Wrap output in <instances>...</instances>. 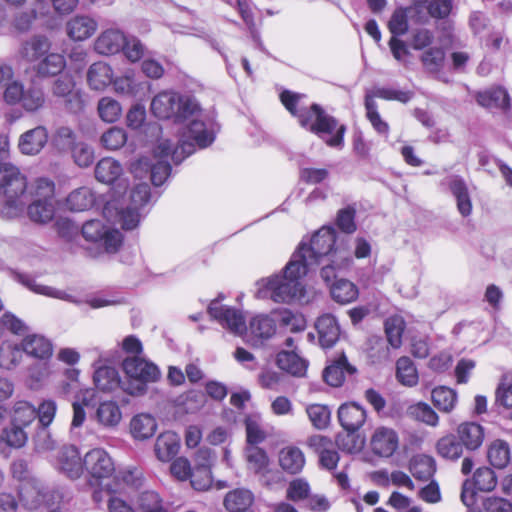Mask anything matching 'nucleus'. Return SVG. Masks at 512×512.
I'll use <instances>...</instances> for the list:
<instances>
[{
	"label": "nucleus",
	"instance_id": "obj_13",
	"mask_svg": "<svg viewBox=\"0 0 512 512\" xmlns=\"http://www.w3.org/2000/svg\"><path fill=\"white\" fill-rule=\"evenodd\" d=\"M51 93L54 97L63 99L65 108L69 112L82 111L84 103L72 75L65 73L56 78L51 86Z\"/></svg>",
	"mask_w": 512,
	"mask_h": 512
},
{
	"label": "nucleus",
	"instance_id": "obj_42",
	"mask_svg": "<svg viewBox=\"0 0 512 512\" xmlns=\"http://www.w3.org/2000/svg\"><path fill=\"white\" fill-rule=\"evenodd\" d=\"M156 428V421L149 414H138L132 418L130 423V429L133 437L140 440L153 436Z\"/></svg>",
	"mask_w": 512,
	"mask_h": 512
},
{
	"label": "nucleus",
	"instance_id": "obj_5",
	"mask_svg": "<svg viewBox=\"0 0 512 512\" xmlns=\"http://www.w3.org/2000/svg\"><path fill=\"white\" fill-rule=\"evenodd\" d=\"M151 112L159 119L184 122L200 113V105L193 96L163 91L152 99Z\"/></svg>",
	"mask_w": 512,
	"mask_h": 512
},
{
	"label": "nucleus",
	"instance_id": "obj_12",
	"mask_svg": "<svg viewBox=\"0 0 512 512\" xmlns=\"http://www.w3.org/2000/svg\"><path fill=\"white\" fill-rule=\"evenodd\" d=\"M208 314L222 327L236 335H241L247 329L242 312L236 308L220 304L218 299L210 302Z\"/></svg>",
	"mask_w": 512,
	"mask_h": 512
},
{
	"label": "nucleus",
	"instance_id": "obj_31",
	"mask_svg": "<svg viewBox=\"0 0 512 512\" xmlns=\"http://www.w3.org/2000/svg\"><path fill=\"white\" fill-rule=\"evenodd\" d=\"M23 352L38 359H48L52 356L53 347L51 342L41 335H29L21 343Z\"/></svg>",
	"mask_w": 512,
	"mask_h": 512
},
{
	"label": "nucleus",
	"instance_id": "obj_30",
	"mask_svg": "<svg viewBox=\"0 0 512 512\" xmlns=\"http://www.w3.org/2000/svg\"><path fill=\"white\" fill-rule=\"evenodd\" d=\"M356 368L348 363L344 354H342L333 364L328 366L324 372L323 377L327 384L332 387H339L343 384L345 374H354Z\"/></svg>",
	"mask_w": 512,
	"mask_h": 512
},
{
	"label": "nucleus",
	"instance_id": "obj_6",
	"mask_svg": "<svg viewBox=\"0 0 512 512\" xmlns=\"http://www.w3.org/2000/svg\"><path fill=\"white\" fill-rule=\"evenodd\" d=\"M185 121H188V124L184 128L177 145H174L172 152V160L175 164L181 163L184 158L192 154L195 145L205 148L214 141V133L205 123L201 108L198 115Z\"/></svg>",
	"mask_w": 512,
	"mask_h": 512
},
{
	"label": "nucleus",
	"instance_id": "obj_55",
	"mask_svg": "<svg viewBox=\"0 0 512 512\" xmlns=\"http://www.w3.org/2000/svg\"><path fill=\"white\" fill-rule=\"evenodd\" d=\"M365 109H366V117L372 124L373 128L382 135L387 136L389 133V125L386 121H384L378 110L377 104L375 100L367 94L365 97Z\"/></svg>",
	"mask_w": 512,
	"mask_h": 512
},
{
	"label": "nucleus",
	"instance_id": "obj_45",
	"mask_svg": "<svg viewBox=\"0 0 512 512\" xmlns=\"http://www.w3.org/2000/svg\"><path fill=\"white\" fill-rule=\"evenodd\" d=\"M487 457L495 468H505L511 459L508 443L500 439L493 441L488 447Z\"/></svg>",
	"mask_w": 512,
	"mask_h": 512
},
{
	"label": "nucleus",
	"instance_id": "obj_52",
	"mask_svg": "<svg viewBox=\"0 0 512 512\" xmlns=\"http://www.w3.org/2000/svg\"><path fill=\"white\" fill-rule=\"evenodd\" d=\"M331 295L336 302L346 304L358 297V289L352 282L341 279L332 285Z\"/></svg>",
	"mask_w": 512,
	"mask_h": 512
},
{
	"label": "nucleus",
	"instance_id": "obj_23",
	"mask_svg": "<svg viewBox=\"0 0 512 512\" xmlns=\"http://www.w3.org/2000/svg\"><path fill=\"white\" fill-rule=\"evenodd\" d=\"M50 48L51 42L46 36L35 35L22 43L19 55L29 63L39 62L42 57L49 53Z\"/></svg>",
	"mask_w": 512,
	"mask_h": 512
},
{
	"label": "nucleus",
	"instance_id": "obj_59",
	"mask_svg": "<svg viewBox=\"0 0 512 512\" xmlns=\"http://www.w3.org/2000/svg\"><path fill=\"white\" fill-rule=\"evenodd\" d=\"M404 328V321L399 316L390 317L385 321L387 340L393 348L400 347Z\"/></svg>",
	"mask_w": 512,
	"mask_h": 512
},
{
	"label": "nucleus",
	"instance_id": "obj_40",
	"mask_svg": "<svg viewBox=\"0 0 512 512\" xmlns=\"http://www.w3.org/2000/svg\"><path fill=\"white\" fill-rule=\"evenodd\" d=\"M27 213L31 221L45 224L53 219L55 207L52 200L35 199L28 205Z\"/></svg>",
	"mask_w": 512,
	"mask_h": 512
},
{
	"label": "nucleus",
	"instance_id": "obj_41",
	"mask_svg": "<svg viewBox=\"0 0 512 512\" xmlns=\"http://www.w3.org/2000/svg\"><path fill=\"white\" fill-rule=\"evenodd\" d=\"M94 383L102 391H112L117 387L122 388L117 370L110 366L98 367L94 372Z\"/></svg>",
	"mask_w": 512,
	"mask_h": 512
},
{
	"label": "nucleus",
	"instance_id": "obj_48",
	"mask_svg": "<svg viewBox=\"0 0 512 512\" xmlns=\"http://www.w3.org/2000/svg\"><path fill=\"white\" fill-rule=\"evenodd\" d=\"M438 454L448 460H457L462 456L463 445L454 435H446L437 441Z\"/></svg>",
	"mask_w": 512,
	"mask_h": 512
},
{
	"label": "nucleus",
	"instance_id": "obj_24",
	"mask_svg": "<svg viewBox=\"0 0 512 512\" xmlns=\"http://www.w3.org/2000/svg\"><path fill=\"white\" fill-rule=\"evenodd\" d=\"M244 455L247 469L253 474L265 477L270 472V460L264 449L254 445H247Z\"/></svg>",
	"mask_w": 512,
	"mask_h": 512
},
{
	"label": "nucleus",
	"instance_id": "obj_21",
	"mask_svg": "<svg viewBox=\"0 0 512 512\" xmlns=\"http://www.w3.org/2000/svg\"><path fill=\"white\" fill-rule=\"evenodd\" d=\"M352 256L349 249L342 248L340 245L336 247L334 251V257L326 260L322 265L320 275L326 283H331L337 275V271L343 268H347L352 263Z\"/></svg>",
	"mask_w": 512,
	"mask_h": 512
},
{
	"label": "nucleus",
	"instance_id": "obj_61",
	"mask_svg": "<svg viewBox=\"0 0 512 512\" xmlns=\"http://www.w3.org/2000/svg\"><path fill=\"white\" fill-rule=\"evenodd\" d=\"M54 228L58 236L66 242H74L80 237V227L68 218L57 219Z\"/></svg>",
	"mask_w": 512,
	"mask_h": 512
},
{
	"label": "nucleus",
	"instance_id": "obj_29",
	"mask_svg": "<svg viewBox=\"0 0 512 512\" xmlns=\"http://www.w3.org/2000/svg\"><path fill=\"white\" fill-rule=\"evenodd\" d=\"M457 435L462 445L468 450H476L483 443L484 429L475 422H465L458 426Z\"/></svg>",
	"mask_w": 512,
	"mask_h": 512
},
{
	"label": "nucleus",
	"instance_id": "obj_17",
	"mask_svg": "<svg viewBox=\"0 0 512 512\" xmlns=\"http://www.w3.org/2000/svg\"><path fill=\"white\" fill-rule=\"evenodd\" d=\"M48 141V130L45 126L39 125L20 135L18 148L24 155L35 156L46 146Z\"/></svg>",
	"mask_w": 512,
	"mask_h": 512
},
{
	"label": "nucleus",
	"instance_id": "obj_8",
	"mask_svg": "<svg viewBox=\"0 0 512 512\" xmlns=\"http://www.w3.org/2000/svg\"><path fill=\"white\" fill-rule=\"evenodd\" d=\"M174 143L170 140H162L154 150L155 162L143 157L131 165V171L137 178H143L148 173L155 186L162 185L171 172V166L167 158L172 157Z\"/></svg>",
	"mask_w": 512,
	"mask_h": 512
},
{
	"label": "nucleus",
	"instance_id": "obj_4",
	"mask_svg": "<svg viewBox=\"0 0 512 512\" xmlns=\"http://www.w3.org/2000/svg\"><path fill=\"white\" fill-rule=\"evenodd\" d=\"M339 245L349 249L345 237L340 238L334 228L324 226L312 236L309 245L301 243L294 253L302 254L301 264L311 271L320 263L334 257V251Z\"/></svg>",
	"mask_w": 512,
	"mask_h": 512
},
{
	"label": "nucleus",
	"instance_id": "obj_1",
	"mask_svg": "<svg viewBox=\"0 0 512 512\" xmlns=\"http://www.w3.org/2000/svg\"><path fill=\"white\" fill-rule=\"evenodd\" d=\"M304 97V94L293 93L288 90L283 91L280 95L281 102L285 108L298 118L302 127L308 128L317 135L333 134L336 132L326 143L332 147L340 146L343 142L345 126H338L337 120L325 113L318 104H312L309 109L300 106V102Z\"/></svg>",
	"mask_w": 512,
	"mask_h": 512
},
{
	"label": "nucleus",
	"instance_id": "obj_46",
	"mask_svg": "<svg viewBox=\"0 0 512 512\" xmlns=\"http://www.w3.org/2000/svg\"><path fill=\"white\" fill-rule=\"evenodd\" d=\"M46 102L45 92L38 85H30L24 90L21 107L27 112H36L44 107Z\"/></svg>",
	"mask_w": 512,
	"mask_h": 512
},
{
	"label": "nucleus",
	"instance_id": "obj_3",
	"mask_svg": "<svg viewBox=\"0 0 512 512\" xmlns=\"http://www.w3.org/2000/svg\"><path fill=\"white\" fill-rule=\"evenodd\" d=\"M0 159V191L4 196L1 215L7 219L20 216L28 201L27 179L20 170L11 163Z\"/></svg>",
	"mask_w": 512,
	"mask_h": 512
},
{
	"label": "nucleus",
	"instance_id": "obj_57",
	"mask_svg": "<svg viewBox=\"0 0 512 512\" xmlns=\"http://www.w3.org/2000/svg\"><path fill=\"white\" fill-rule=\"evenodd\" d=\"M310 492L309 483L303 478H296L288 484L286 498L295 503H305L309 498Z\"/></svg>",
	"mask_w": 512,
	"mask_h": 512
},
{
	"label": "nucleus",
	"instance_id": "obj_26",
	"mask_svg": "<svg viewBox=\"0 0 512 512\" xmlns=\"http://www.w3.org/2000/svg\"><path fill=\"white\" fill-rule=\"evenodd\" d=\"M447 184L453 196L456 199L457 209L463 217H467L472 212V202L468 187L460 176L452 175L447 179Z\"/></svg>",
	"mask_w": 512,
	"mask_h": 512
},
{
	"label": "nucleus",
	"instance_id": "obj_14",
	"mask_svg": "<svg viewBox=\"0 0 512 512\" xmlns=\"http://www.w3.org/2000/svg\"><path fill=\"white\" fill-rule=\"evenodd\" d=\"M84 468L96 480L107 479L115 472L114 462L103 448H94L85 454Z\"/></svg>",
	"mask_w": 512,
	"mask_h": 512
},
{
	"label": "nucleus",
	"instance_id": "obj_35",
	"mask_svg": "<svg viewBox=\"0 0 512 512\" xmlns=\"http://www.w3.org/2000/svg\"><path fill=\"white\" fill-rule=\"evenodd\" d=\"M409 471L415 479L428 481L436 471V462L431 456L418 454L411 458Z\"/></svg>",
	"mask_w": 512,
	"mask_h": 512
},
{
	"label": "nucleus",
	"instance_id": "obj_64",
	"mask_svg": "<svg viewBox=\"0 0 512 512\" xmlns=\"http://www.w3.org/2000/svg\"><path fill=\"white\" fill-rule=\"evenodd\" d=\"M141 512H168L162 504L160 496L154 491H145L139 497Z\"/></svg>",
	"mask_w": 512,
	"mask_h": 512
},
{
	"label": "nucleus",
	"instance_id": "obj_58",
	"mask_svg": "<svg viewBox=\"0 0 512 512\" xmlns=\"http://www.w3.org/2000/svg\"><path fill=\"white\" fill-rule=\"evenodd\" d=\"M76 138L72 128L60 126L55 130L52 143L59 151H70L77 144Z\"/></svg>",
	"mask_w": 512,
	"mask_h": 512
},
{
	"label": "nucleus",
	"instance_id": "obj_44",
	"mask_svg": "<svg viewBox=\"0 0 512 512\" xmlns=\"http://www.w3.org/2000/svg\"><path fill=\"white\" fill-rule=\"evenodd\" d=\"M11 422L27 428L37 418L36 408L27 401H17L10 414Z\"/></svg>",
	"mask_w": 512,
	"mask_h": 512
},
{
	"label": "nucleus",
	"instance_id": "obj_9",
	"mask_svg": "<svg viewBox=\"0 0 512 512\" xmlns=\"http://www.w3.org/2000/svg\"><path fill=\"white\" fill-rule=\"evenodd\" d=\"M123 370L128 380L123 382L122 390L130 395L143 394L147 384L160 377V371L154 363L138 356L127 357L123 361Z\"/></svg>",
	"mask_w": 512,
	"mask_h": 512
},
{
	"label": "nucleus",
	"instance_id": "obj_37",
	"mask_svg": "<svg viewBox=\"0 0 512 512\" xmlns=\"http://www.w3.org/2000/svg\"><path fill=\"white\" fill-rule=\"evenodd\" d=\"M476 100L482 107L490 109H506L509 106V95L506 90L500 87L479 92Z\"/></svg>",
	"mask_w": 512,
	"mask_h": 512
},
{
	"label": "nucleus",
	"instance_id": "obj_11",
	"mask_svg": "<svg viewBox=\"0 0 512 512\" xmlns=\"http://www.w3.org/2000/svg\"><path fill=\"white\" fill-rule=\"evenodd\" d=\"M497 485V477L494 471L488 467L478 468L471 478H467L462 484L461 500L467 507L476 503V492H490Z\"/></svg>",
	"mask_w": 512,
	"mask_h": 512
},
{
	"label": "nucleus",
	"instance_id": "obj_49",
	"mask_svg": "<svg viewBox=\"0 0 512 512\" xmlns=\"http://www.w3.org/2000/svg\"><path fill=\"white\" fill-rule=\"evenodd\" d=\"M396 377L398 381L408 387L418 383V373L414 363L409 357H400L396 362Z\"/></svg>",
	"mask_w": 512,
	"mask_h": 512
},
{
	"label": "nucleus",
	"instance_id": "obj_20",
	"mask_svg": "<svg viewBox=\"0 0 512 512\" xmlns=\"http://www.w3.org/2000/svg\"><path fill=\"white\" fill-rule=\"evenodd\" d=\"M246 341L258 346L263 340L269 339L276 331L274 319L267 315H257L249 323Z\"/></svg>",
	"mask_w": 512,
	"mask_h": 512
},
{
	"label": "nucleus",
	"instance_id": "obj_53",
	"mask_svg": "<svg viewBox=\"0 0 512 512\" xmlns=\"http://www.w3.org/2000/svg\"><path fill=\"white\" fill-rule=\"evenodd\" d=\"M306 413L315 429L324 430L329 426L331 411L328 406L322 404H310L306 407Z\"/></svg>",
	"mask_w": 512,
	"mask_h": 512
},
{
	"label": "nucleus",
	"instance_id": "obj_22",
	"mask_svg": "<svg viewBox=\"0 0 512 512\" xmlns=\"http://www.w3.org/2000/svg\"><path fill=\"white\" fill-rule=\"evenodd\" d=\"M319 343L323 348H331L339 340L340 327L336 318L331 314L320 316L315 323Z\"/></svg>",
	"mask_w": 512,
	"mask_h": 512
},
{
	"label": "nucleus",
	"instance_id": "obj_10",
	"mask_svg": "<svg viewBox=\"0 0 512 512\" xmlns=\"http://www.w3.org/2000/svg\"><path fill=\"white\" fill-rule=\"evenodd\" d=\"M19 499L27 510H36L42 505L54 503L57 494L47 487L42 481L30 478L19 486Z\"/></svg>",
	"mask_w": 512,
	"mask_h": 512
},
{
	"label": "nucleus",
	"instance_id": "obj_33",
	"mask_svg": "<svg viewBox=\"0 0 512 512\" xmlns=\"http://www.w3.org/2000/svg\"><path fill=\"white\" fill-rule=\"evenodd\" d=\"M253 502L254 495L246 488L231 490L224 498V506L228 512H246Z\"/></svg>",
	"mask_w": 512,
	"mask_h": 512
},
{
	"label": "nucleus",
	"instance_id": "obj_16",
	"mask_svg": "<svg viewBox=\"0 0 512 512\" xmlns=\"http://www.w3.org/2000/svg\"><path fill=\"white\" fill-rule=\"evenodd\" d=\"M97 29V20L85 14H77L65 24L66 34L73 41H84L92 37Z\"/></svg>",
	"mask_w": 512,
	"mask_h": 512
},
{
	"label": "nucleus",
	"instance_id": "obj_63",
	"mask_svg": "<svg viewBox=\"0 0 512 512\" xmlns=\"http://www.w3.org/2000/svg\"><path fill=\"white\" fill-rule=\"evenodd\" d=\"M408 18L409 15L406 8H397L393 12L388 22V28L393 35L392 37L404 35L408 31Z\"/></svg>",
	"mask_w": 512,
	"mask_h": 512
},
{
	"label": "nucleus",
	"instance_id": "obj_15",
	"mask_svg": "<svg viewBox=\"0 0 512 512\" xmlns=\"http://www.w3.org/2000/svg\"><path fill=\"white\" fill-rule=\"evenodd\" d=\"M57 467L69 478L77 479L83 472L84 458L76 446H63L58 452Z\"/></svg>",
	"mask_w": 512,
	"mask_h": 512
},
{
	"label": "nucleus",
	"instance_id": "obj_39",
	"mask_svg": "<svg viewBox=\"0 0 512 512\" xmlns=\"http://www.w3.org/2000/svg\"><path fill=\"white\" fill-rule=\"evenodd\" d=\"M66 66L64 57L59 53L46 54L36 65L40 77H52L60 74Z\"/></svg>",
	"mask_w": 512,
	"mask_h": 512
},
{
	"label": "nucleus",
	"instance_id": "obj_38",
	"mask_svg": "<svg viewBox=\"0 0 512 512\" xmlns=\"http://www.w3.org/2000/svg\"><path fill=\"white\" fill-rule=\"evenodd\" d=\"M87 81L92 89L102 90L111 83L112 70L106 63H94L88 70Z\"/></svg>",
	"mask_w": 512,
	"mask_h": 512
},
{
	"label": "nucleus",
	"instance_id": "obj_50",
	"mask_svg": "<svg viewBox=\"0 0 512 512\" xmlns=\"http://www.w3.org/2000/svg\"><path fill=\"white\" fill-rule=\"evenodd\" d=\"M23 349L11 342H3L0 346V367L11 370L22 360Z\"/></svg>",
	"mask_w": 512,
	"mask_h": 512
},
{
	"label": "nucleus",
	"instance_id": "obj_7",
	"mask_svg": "<svg viewBox=\"0 0 512 512\" xmlns=\"http://www.w3.org/2000/svg\"><path fill=\"white\" fill-rule=\"evenodd\" d=\"M150 199V187L147 183L137 184L130 193V206L125 209L116 208L113 203L108 202L103 214L108 220L121 225L123 229L131 230L140 222V208L148 203Z\"/></svg>",
	"mask_w": 512,
	"mask_h": 512
},
{
	"label": "nucleus",
	"instance_id": "obj_18",
	"mask_svg": "<svg viewBox=\"0 0 512 512\" xmlns=\"http://www.w3.org/2000/svg\"><path fill=\"white\" fill-rule=\"evenodd\" d=\"M397 433L387 427H378L372 434L370 445L374 454L381 457H390L398 448Z\"/></svg>",
	"mask_w": 512,
	"mask_h": 512
},
{
	"label": "nucleus",
	"instance_id": "obj_19",
	"mask_svg": "<svg viewBox=\"0 0 512 512\" xmlns=\"http://www.w3.org/2000/svg\"><path fill=\"white\" fill-rule=\"evenodd\" d=\"M366 410L357 403H344L338 409L340 425L348 432L358 431L366 421Z\"/></svg>",
	"mask_w": 512,
	"mask_h": 512
},
{
	"label": "nucleus",
	"instance_id": "obj_62",
	"mask_svg": "<svg viewBox=\"0 0 512 512\" xmlns=\"http://www.w3.org/2000/svg\"><path fill=\"white\" fill-rule=\"evenodd\" d=\"M25 429L11 422L10 427L3 430V438L7 445L14 448L23 447L28 440V434Z\"/></svg>",
	"mask_w": 512,
	"mask_h": 512
},
{
	"label": "nucleus",
	"instance_id": "obj_56",
	"mask_svg": "<svg viewBox=\"0 0 512 512\" xmlns=\"http://www.w3.org/2000/svg\"><path fill=\"white\" fill-rule=\"evenodd\" d=\"M127 141V134L123 128L111 127L100 138V143L107 150H118Z\"/></svg>",
	"mask_w": 512,
	"mask_h": 512
},
{
	"label": "nucleus",
	"instance_id": "obj_2",
	"mask_svg": "<svg viewBox=\"0 0 512 512\" xmlns=\"http://www.w3.org/2000/svg\"><path fill=\"white\" fill-rule=\"evenodd\" d=\"M301 260H303L302 254L293 253L283 274L261 280L263 288L259 290V293H262L263 297L269 296L276 303H290L301 299L304 290L301 278L309 272L301 264Z\"/></svg>",
	"mask_w": 512,
	"mask_h": 512
},
{
	"label": "nucleus",
	"instance_id": "obj_25",
	"mask_svg": "<svg viewBox=\"0 0 512 512\" xmlns=\"http://www.w3.org/2000/svg\"><path fill=\"white\" fill-rule=\"evenodd\" d=\"M180 448V439L172 431L161 433L154 444V452L157 459L161 462H169L178 453Z\"/></svg>",
	"mask_w": 512,
	"mask_h": 512
},
{
	"label": "nucleus",
	"instance_id": "obj_27",
	"mask_svg": "<svg viewBox=\"0 0 512 512\" xmlns=\"http://www.w3.org/2000/svg\"><path fill=\"white\" fill-rule=\"evenodd\" d=\"M125 43V35L115 29L102 32L95 41V50L103 55L116 54L122 50Z\"/></svg>",
	"mask_w": 512,
	"mask_h": 512
},
{
	"label": "nucleus",
	"instance_id": "obj_32",
	"mask_svg": "<svg viewBox=\"0 0 512 512\" xmlns=\"http://www.w3.org/2000/svg\"><path fill=\"white\" fill-rule=\"evenodd\" d=\"M276 363L281 370L295 377L305 376L308 367V362L293 351L278 353Z\"/></svg>",
	"mask_w": 512,
	"mask_h": 512
},
{
	"label": "nucleus",
	"instance_id": "obj_28",
	"mask_svg": "<svg viewBox=\"0 0 512 512\" xmlns=\"http://www.w3.org/2000/svg\"><path fill=\"white\" fill-rule=\"evenodd\" d=\"M278 461L280 467L289 474H298L305 465V456L300 448L286 446L279 451Z\"/></svg>",
	"mask_w": 512,
	"mask_h": 512
},
{
	"label": "nucleus",
	"instance_id": "obj_60",
	"mask_svg": "<svg viewBox=\"0 0 512 512\" xmlns=\"http://www.w3.org/2000/svg\"><path fill=\"white\" fill-rule=\"evenodd\" d=\"M247 445L257 446L266 439V433L261 427L258 416H248L245 419Z\"/></svg>",
	"mask_w": 512,
	"mask_h": 512
},
{
	"label": "nucleus",
	"instance_id": "obj_47",
	"mask_svg": "<svg viewBox=\"0 0 512 512\" xmlns=\"http://www.w3.org/2000/svg\"><path fill=\"white\" fill-rule=\"evenodd\" d=\"M431 397L434 406L445 413L451 412L457 402L456 392L445 386L434 388Z\"/></svg>",
	"mask_w": 512,
	"mask_h": 512
},
{
	"label": "nucleus",
	"instance_id": "obj_43",
	"mask_svg": "<svg viewBox=\"0 0 512 512\" xmlns=\"http://www.w3.org/2000/svg\"><path fill=\"white\" fill-rule=\"evenodd\" d=\"M95 198L91 189L88 187H81L72 191L67 199V208L71 211H85L91 208L94 204Z\"/></svg>",
	"mask_w": 512,
	"mask_h": 512
},
{
	"label": "nucleus",
	"instance_id": "obj_36",
	"mask_svg": "<svg viewBox=\"0 0 512 512\" xmlns=\"http://www.w3.org/2000/svg\"><path fill=\"white\" fill-rule=\"evenodd\" d=\"M123 173L120 162L111 157L102 158L95 166V178L105 184H112Z\"/></svg>",
	"mask_w": 512,
	"mask_h": 512
},
{
	"label": "nucleus",
	"instance_id": "obj_51",
	"mask_svg": "<svg viewBox=\"0 0 512 512\" xmlns=\"http://www.w3.org/2000/svg\"><path fill=\"white\" fill-rule=\"evenodd\" d=\"M407 415L417 421L423 422L429 426L438 425L439 417L437 413L427 403L418 402L407 408Z\"/></svg>",
	"mask_w": 512,
	"mask_h": 512
},
{
	"label": "nucleus",
	"instance_id": "obj_54",
	"mask_svg": "<svg viewBox=\"0 0 512 512\" xmlns=\"http://www.w3.org/2000/svg\"><path fill=\"white\" fill-rule=\"evenodd\" d=\"M97 111L99 117L107 123L116 122L121 114L122 107L120 103L111 97H102L98 101Z\"/></svg>",
	"mask_w": 512,
	"mask_h": 512
},
{
	"label": "nucleus",
	"instance_id": "obj_34",
	"mask_svg": "<svg viewBox=\"0 0 512 512\" xmlns=\"http://www.w3.org/2000/svg\"><path fill=\"white\" fill-rule=\"evenodd\" d=\"M95 418L102 427L111 429L119 425L122 412L116 402L104 401L96 409Z\"/></svg>",
	"mask_w": 512,
	"mask_h": 512
}]
</instances>
